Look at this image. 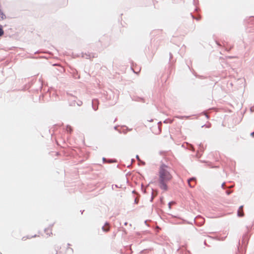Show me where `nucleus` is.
<instances>
[{"label":"nucleus","instance_id":"nucleus-8","mask_svg":"<svg viewBox=\"0 0 254 254\" xmlns=\"http://www.w3.org/2000/svg\"><path fill=\"white\" fill-rule=\"evenodd\" d=\"M67 131H71L72 129H71L70 127H67Z\"/></svg>","mask_w":254,"mask_h":254},{"label":"nucleus","instance_id":"nucleus-5","mask_svg":"<svg viewBox=\"0 0 254 254\" xmlns=\"http://www.w3.org/2000/svg\"><path fill=\"white\" fill-rule=\"evenodd\" d=\"M102 229L105 232H108L110 230V226L108 224H106L102 227Z\"/></svg>","mask_w":254,"mask_h":254},{"label":"nucleus","instance_id":"nucleus-4","mask_svg":"<svg viewBox=\"0 0 254 254\" xmlns=\"http://www.w3.org/2000/svg\"><path fill=\"white\" fill-rule=\"evenodd\" d=\"M238 215L240 217L244 216V213L243 211V206H241L238 210Z\"/></svg>","mask_w":254,"mask_h":254},{"label":"nucleus","instance_id":"nucleus-9","mask_svg":"<svg viewBox=\"0 0 254 254\" xmlns=\"http://www.w3.org/2000/svg\"><path fill=\"white\" fill-rule=\"evenodd\" d=\"M251 135L253 137H254V132L251 133Z\"/></svg>","mask_w":254,"mask_h":254},{"label":"nucleus","instance_id":"nucleus-2","mask_svg":"<svg viewBox=\"0 0 254 254\" xmlns=\"http://www.w3.org/2000/svg\"><path fill=\"white\" fill-rule=\"evenodd\" d=\"M45 233L47 237H50L52 235V227L49 226L45 229Z\"/></svg>","mask_w":254,"mask_h":254},{"label":"nucleus","instance_id":"nucleus-1","mask_svg":"<svg viewBox=\"0 0 254 254\" xmlns=\"http://www.w3.org/2000/svg\"><path fill=\"white\" fill-rule=\"evenodd\" d=\"M158 175V182L160 188L166 191L168 190V183L173 179L171 168L165 165H161L159 168Z\"/></svg>","mask_w":254,"mask_h":254},{"label":"nucleus","instance_id":"nucleus-3","mask_svg":"<svg viewBox=\"0 0 254 254\" xmlns=\"http://www.w3.org/2000/svg\"><path fill=\"white\" fill-rule=\"evenodd\" d=\"M196 184V179L194 178H192L188 180V184L191 188L194 187Z\"/></svg>","mask_w":254,"mask_h":254},{"label":"nucleus","instance_id":"nucleus-6","mask_svg":"<svg viewBox=\"0 0 254 254\" xmlns=\"http://www.w3.org/2000/svg\"><path fill=\"white\" fill-rule=\"evenodd\" d=\"M4 34V31L2 29V25H0V37L2 36Z\"/></svg>","mask_w":254,"mask_h":254},{"label":"nucleus","instance_id":"nucleus-7","mask_svg":"<svg viewBox=\"0 0 254 254\" xmlns=\"http://www.w3.org/2000/svg\"><path fill=\"white\" fill-rule=\"evenodd\" d=\"M175 203L174 201H172V202H169V208L171 209V205H172L173 204H174Z\"/></svg>","mask_w":254,"mask_h":254}]
</instances>
